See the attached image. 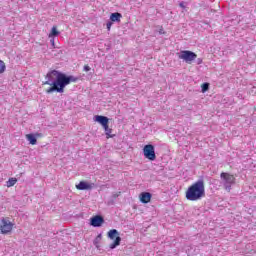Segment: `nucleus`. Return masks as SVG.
<instances>
[{"mask_svg":"<svg viewBox=\"0 0 256 256\" xmlns=\"http://www.w3.org/2000/svg\"><path fill=\"white\" fill-rule=\"evenodd\" d=\"M47 81L43 82V85H50L46 89V93H65V87L71 85V83H77L79 81L78 77L73 75L67 76L63 72L57 70H52L46 75Z\"/></svg>","mask_w":256,"mask_h":256,"instance_id":"f257e3e1","label":"nucleus"},{"mask_svg":"<svg viewBox=\"0 0 256 256\" xmlns=\"http://www.w3.org/2000/svg\"><path fill=\"white\" fill-rule=\"evenodd\" d=\"M185 198L187 201H201L205 198V181L198 180L190 185L185 192Z\"/></svg>","mask_w":256,"mask_h":256,"instance_id":"f03ea898","label":"nucleus"},{"mask_svg":"<svg viewBox=\"0 0 256 256\" xmlns=\"http://www.w3.org/2000/svg\"><path fill=\"white\" fill-rule=\"evenodd\" d=\"M14 227H15V223L11 222L9 217H3L0 220V234L1 235H10V233H13Z\"/></svg>","mask_w":256,"mask_h":256,"instance_id":"7ed1b4c3","label":"nucleus"},{"mask_svg":"<svg viewBox=\"0 0 256 256\" xmlns=\"http://www.w3.org/2000/svg\"><path fill=\"white\" fill-rule=\"evenodd\" d=\"M178 59H182V61L191 65L197 59V54L191 50H181L178 54Z\"/></svg>","mask_w":256,"mask_h":256,"instance_id":"20e7f679","label":"nucleus"},{"mask_svg":"<svg viewBox=\"0 0 256 256\" xmlns=\"http://www.w3.org/2000/svg\"><path fill=\"white\" fill-rule=\"evenodd\" d=\"M222 181L224 182V186L227 191H231V185H235V176L233 174H229L227 172H222L220 174Z\"/></svg>","mask_w":256,"mask_h":256,"instance_id":"39448f33","label":"nucleus"},{"mask_svg":"<svg viewBox=\"0 0 256 256\" xmlns=\"http://www.w3.org/2000/svg\"><path fill=\"white\" fill-rule=\"evenodd\" d=\"M108 238L114 241L112 244H110V249H115L121 245V237L119 236V231H117V229L108 231Z\"/></svg>","mask_w":256,"mask_h":256,"instance_id":"423d86ee","label":"nucleus"},{"mask_svg":"<svg viewBox=\"0 0 256 256\" xmlns=\"http://www.w3.org/2000/svg\"><path fill=\"white\" fill-rule=\"evenodd\" d=\"M143 154L144 157L149 161H155V159H157V155L155 154V146L152 144H147L144 146Z\"/></svg>","mask_w":256,"mask_h":256,"instance_id":"0eeeda50","label":"nucleus"},{"mask_svg":"<svg viewBox=\"0 0 256 256\" xmlns=\"http://www.w3.org/2000/svg\"><path fill=\"white\" fill-rule=\"evenodd\" d=\"M105 223V219L101 215H96L90 219V225L92 227H101Z\"/></svg>","mask_w":256,"mask_h":256,"instance_id":"6e6552de","label":"nucleus"},{"mask_svg":"<svg viewBox=\"0 0 256 256\" xmlns=\"http://www.w3.org/2000/svg\"><path fill=\"white\" fill-rule=\"evenodd\" d=\"M76 189H78V191H89L93 189V184L86 181H80L79 184L76 185Z\"/></svg>","mask_w":256,"mask_h":256,"instance_id":"1a4fd4ad","label":"nucleus"},{"mask_svg":"<svg viewBox=\"0 0 256 256\" xmlns=\"http://www.w3.org/2000/svg\"><path fill=\"white\" fill-rule=\"evenodd\" d=\"M95 121H97V123H100V125H102L103 128L109 125V118H107V116L96 115Z\"/></svg>","mask_w":256,"mask_h":256,"instance_id":"9d476101","label":"nucleus"},{"mask_svg":"<svg viewBox=\"0 0 256 256\" xmlns=\"http://www.w3.org/2000/svg\"><path fill=\"white\" fill-rule=\"evenodd\" d=\"M36 137H42V134L36 133L34 134H26V139L29 141L30 145H37V138Z\"/></svg>","mask_w":256,"mask_h":256,"instance_id":"9b49d317","label":"nucleus"},{"mask_svg":"<svg viewBox=\"0 0 256 256\" xmlns=\"http://www.w3.org/2000/svg\"><path fill=\"white\" fill-rule=\"evenodd\" d=\"M151 197H152L151 193L142 192L140 194V201H141V203H150L151 202Z\"/></svg>","mask_w":256,"mask_h":256,"instance_id":"f8f14e48","label":"nucleus"},{"mask_svg":"<svg viewBox=\"0 0 256 256\" xmlns=\"http://www.w3.org/2000/svg\"><path fill=\"white\" fill-rule=\"evenodd\" d=\"M123 17V15H121V13L119 12H115V13H112L110 15V21L112 23H121V18Z\"/></svg>","mask_w":256,"mask_h":256,"instance_id":"ddd939ff","label":"nucleus"},{"mask_svg":"<svg viewBox=\"0 0 256 256\" xmlns=\"http://www.w3.org/2000/svg\"><path fill=\"white\" fill-rule=\"evenodd\" d=\"M104 131H105L106 139H113V137H115V134H112L113 129L109 128V125L104 126Z\"/></svg>","mask_w":256,"mask_h":256,"instance_id":"4468645a","label":"nucleus"},{"mask_svg":"<svg viewBox=\"0 0 256 256\" xmlns=\"http://www.w3.org/2000/svg\"><path fill=\"white\" fill-rule=\"evenodd\" d=\"M58 35H59V32L57 31V26H53L48 37L53 38V37H58Z\"/></svg>","mask_w":256,"mask_h":256,"instance_id":"2eb2a0df","label":"nucleus"},{"mask_svg":"<svg viewBox=\"0 0 256 256\" xmlns=\"http://www.w3.org/2000/svg\"><path fill=\"white\" fill-rule=\"evenodd\" d=\"M17 184V178H9L6 182L7 187H14Z\"/></svg>","mask_w":256,"mask_h":256,"instance_id":"dca6fc26","label":"nucleus"},{"mask_svg":"<svg viewBox=\"0 0 256 256\" xmlns=\"http://www.w3.org/2000/svg\"><path fill=\"white\" fill-rule=\"evenodd\" d=\"M5 69H7L5 62H3V60H0V74L5 73Z\"/></svg>","mask_w":256,"mask_h":256,"instance_id":"f3484780","label":"nucleus"},{"mask_svg":"<svg viewBox=\"0 0 256 256\" xmlns=\"http://www.w3.org/2000/svg\"><path fill=\"white\" fill-rule=\"evenodd\" d=\"M201 87L202 93H206V91H209V83H203Z\"/></svg>","mask_w":256,"mask_h":256,"instance_id":"a211bd4d","label":"nucleus"},{"mask_svg":"<svg viewBox=\"0 0 256 256\" xmlns=\"http://www.w3.org/2000/svg\"><path fill=\"white\" fill-rule=\"evenodd\" d=\"M106 27L108 31H111V27H113V22L112 21L107 22Z\"/></svg>","mask_w":256,"mask_h":256,"instance_id":"6ab92c4d","label":"nucleus"},{"mask_svg":"<svg viewBox=\"0 0 256 256\" xmlns=\"http://www.w3.org/2000/svg\"><path fill=\"white\" fill-rule=\"evenodd\" d=\"M159 34L160 35H165V30L163 29V26L160 27Z\"/></svg>","mask_w":256,"mask_h":256,"instance_id":"aec40b11","label":"nucleus"},{"mask_svg":"<svg viewBox=\"0 0 256 256\" xmlns=\"http://www.w3.org/2000/svg\"><path fill=\"white\" fill-rule=\"evenodd\" d=\"M84 71L88 72L91 71V67L89 65H84Z\"/></svg>","mask_w":256,"mask_h":256,"instance_id":"412c9836","label":"nucleus"},{"mask_svg":"<svg viewBox=\"0 0 256 256\" xmlns=\"http://www.w3.org/2000/svg\"><path fill=\"white\" fill-rule=\"evenodd\" d=\"M196 63H197V65H201L203 63V59L202 58H198L196 60Z\"/></svg>","mask_w":256,"mask_h":256,"instance_id":"4be33fe9","label":"nucleus"},{"mask_svg":"<svg viewBox=\"0 0 256 256\" xmlns=\"http://www.w3.org/2000/svg\"><path fill=\"white\" fill-rule=\"evenodd\" d=\"M51 44L53 45V47L55 46V39L54 38H52L51 40Z\"/></svg>","mask_w":256,"mask_h":256,"instance_id":"5701e85b","label":"nucleus"},{"mask_svg":"<svg viewBox=\"0 0 256 256\" xmlns=\"http://www.w3.org/2000/svg\"><path fill=\"white\" fill-rule=\"evenodd\" d=\"M180 7H182V9H185V5L183 3H180Z\"/></svg>","mask_w":256,"mask_h":256,"instance_id":"b1692460","label":"nucleus"},{"mask_svg":"<svg viewBox=\"0 0 256 256\" xmlns=\"http://www.w3.org/2000/svg\"><path fill=\"white\" fill-rule=\"evenodd\" d=\"M254 111L256 112V107H254Z\"/></svg>","mask_w":256,"mask_h":256,"instance_id":"393cba45","label":"nucleus"}]
</instances>
